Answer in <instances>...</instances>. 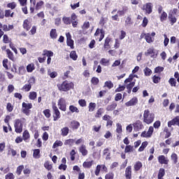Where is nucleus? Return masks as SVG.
Listing matches in <instances>:
<instances>
[{
	"instance_id": "nucleus-1",
	"label": "nucleus",
	"mask_w": 179,
	"mask_h": 179,
	"mask_svg": "<svg viewBox=\"0 0 179 179\" xmlns=\"http://www.w3.org/2000/svg\"><path fill=\"white\" fill-rule=\"evenodd\" d=\"M75 87V85L72 82L64 80L62 84H57V88L59 92H69Z\"/></svg>"
},
{
	"instance_id": "nucleus-2",
	"label": "nucleus",
	"mask_w": 179,
	"mask_h": 179,
	"mask_svg": "<svg viewBox=\"0 0 179 179\" xmlns=\"http://www.w3.org/2000/svg\"><path fill=\"white\" fill-rule=\"evenodd\" d=\"M155 121V113H150L149 109L144 110L143 113V122L148 125L152 124Z\"/></svg>"
},
{
	"instance_id": "nucleus-3",
	"label": "nucleus",
	"mask_w": 179,
	"mask_h": 179,
	"mask_svg": "<svg viewBox=\"0 0 179 179\" xmlns=\"http://www.w3.org/2000/svg\"><path fill=\"white\" fill-rule=\"evenodd\" d=\"M31 108H33V104L31 103H27L26 102H23L21 111L23 114H25V115L29 117V115H30V113H31V110H30Z\"/></svg>"
},
{
	"instance_id": "nucleus-4",
	"label": "nucleus",
	"mask_w": 179,
	"mask_h": 179,
	"mask_svg": "<svg viewBox=\"0 0 179 179\" xmlns=\"http://www.w3.org/2000/svg\"><path fill=\"white\" fill-rule=\"evenodd\" d=\"M34 83H36V78H34V77H31L28 80V83L24 85L21 88V90L25 92H30V90H31V86H33Z\"/></svg>"
},
{
	"instance_id": "nucleus-5",
	"label": "nucleus",
	"mask_w": 179,
	"mask_h": 179,
	"mask_svg": "<svg viewBox=\"0 0 179 179\" xmlns=\"http://www.w3.org/2000/svg\"><path fill=\"white\" fill-rule=\"evenodd\" d=\"M52 108L53 121H58V120L61 118V112H59V109H58V107L57 106L56 103L52 104Z\"/></svg>"
},
{
	"instance_id": "nucleus-6",
	"label": "nucleus",
	"mask_w": 179,
	"mask_h": 179,
	"mask_svg": "<svg viewBox=\"0 0 179 179\" xmlns=\"http://www.w3.org/2000/svg\"><path fill=\"white\" fill-rule=\"evenodd\" d=\"M14 128L16 134H22L23 132V123L22 119H16L14 123Z\"/></svg>"
},
{
	"instance_id": "nucleus-7",
	"label": "nucleus",
	"mask_w": 179,
	"mask_h": 179,
	"mask_svg": "<svg viewBox=\"0 0 179 179\" xmlns=\"http://www.w3.org/2000/svg\"><path fill=\"white\" fill-rule=\"evenodd\" d=\"M155 131V129L153 127H150L148 131H144L141 133V138H152V136L153 135V132Z\"/></svg>"
},
{
	"instance_id": "nucleus-8",
	"label": "nucleus",
	"mask_w": 179,
	"mask_h": 179,
	"mask_svg": "<svg viewBox=\"0 0 179 179\" xmlns=\"http://www.w3.org/2000/svg\"><path fill=\"white\" fill-rule=\"evenodd\" d=\"M57 105L61 111H66V101H65V99L60 98L58 100Z\"/></svg>"
},
{
	"instance_id": "nucleus-9",
	"label": "nucleus",
	"mask_w": 179,
	"mask_h": 179,
	"mask_svg": "<svg viewBox=\"0 0 179 179\" xmlns=\"http://www.w3.org/2000/svg\"><path fill=\"white\" fill-rule=\"evenodd\" d=\"M142 10H145L147 15H150L153 12V5L152 3H146L143 6Z\"/></svg>"
},
{
	"instance_id": "nucleus-10",
	"label": "nucleus",
	"mask_w": 179,
	"mask_h": 179,
	"mask_svg": "<svg viewBox=\"0 0 179 179\" xmlns=\"http://www.w3.org/2000/svg\"><path fill=\"white\" fill-rule=\"evenodd\" d=\"M138 103V97L134 96L131 100L125 103V106L126 107H132L134 106H136Z\"/></svg>"
},
{
	"instance_id": "nucleus-11",
	"label": "nucleus",
	"mask_w": 179,
	"mask_h": 179,
	"mask_svg": "<svg viewBox=\"0 0 179 179\" xmlns=\"http://www.w3.org/2000/svg\"><path fill=\"white\" fill-rule=\"evenodd\" d=\"M124 176L126 179H132V166H128L124 171Z\"/></svg>"
},
{
	"instance_id": "nucleus-12",
	"label": "nucleus",
	"mask_w": 179,
	"mask_h": 179,
	"mask_svg": "<svg viewBox=\"0 0 179 179\" xmlns=\"http://www.w3.org/2000/svg\"><path fill=\"white\" fill-rule=\"evenodd\" d=\"M173 125H177L179 127V116H176L173 120L168 122L169 128H171Z\"/></svg>"
},
{
	"instance_id": "nucleus-13",
	"label": "nucleus",
	"mask_w": 179,
	"mask_h": 179,
	"mask_svg": "<svg viewBox=\"0 0 179 179\" xmlns=\"http://www.w3.org/2000/svg\"><path fill=\"white\" fill-rule=\"evenodd\" d=\"M134 131H141V129H143V124L141 120H137L134 124Z\"/></svg>"
},
{
	"instance_id": "nucleus-14",
	"label": "nucleus",
	"mask_w": 179,
	"mask_h": 179,
	"mask_svg": "<svg viewBox=\"0 0 179 179\" xmlns=\"http://www.w3.org/2000/svg\"><path fill=\"white\" fill-rule=\"evenodd\" d=\"M99 34H100V37L99 38V41H101L103 38H104L106 32L104 31V30L100 29L98 28L94 34V36H99Z\"/></svg>"
},
{
	"instance_id": "nucleus-15",
	"label": "nucleus",
	"mask_w": 179,
	"mask_h": 179,
	"mask_svg": "<svg viewBox=\"0 0 179 179\" xmlns=\"http://www.w3.org/2000/svg\"><path fill=\"white\" fill-rule=\"evenodd\" d=\"M158 162L160 164H169V159L164 155H159L158 157Z\"/></svg>"
},
{
	"instance_id": "nucleus-16",
	"label": "nucleus",
	"mask_w": 179,
	"mask_h": 179,
	"mask_svg": "<svg viewBox=\"0 0 179 179\" xmlns=\"http://www.w3.org/2000/svg\"><path fill=\"white\" fill-rule=\"evenodd\" d=\"M142 167H143V164L141 162V161L136 162L134 165V170L135 173H138V171H141Z\"/></svg>"
},
{
	"instance_id": "nucleus-17",
	"label": "nucleus",
	"mask_w": 179,
	"mask_h": 179,
	"mask_svg": "<svg viewBox=\"0 0 179 179\" xmlns=\"http://www.w3.org/2000/svg\"><path fill=\"white\" fill-rule=\"evenodd\" d=\"M79 127H80V123L76 120H73L70 123V127L71 128V129H73V131L75 129H78Z\"/></svg>"
},
{
	"instance_id": "nucleus-18",
	"label": "nucleus",
	"mask_w": 179,
	"mask_h": 179,
	"mask_svg": "<svg viewBox=\"0 0 179 179\" xmlns=\"http://www.w3.org/2000/svg\"><path fill=\"white\" fill-rule=\"evenodd\" d=\"M22 26H23V28L25 30H27V31H29V30L31 29V23L27 19L24 20Z\"/></svg>"
},
{
	"instance_id": "nucleus-19",
	"label": "nucleus",
	"mask_w": 179,
	"mask_h": 179,
	"mask_svg": "<svg viewBox=\"0 0 179 179\" xmlns=\"http://www.w3.org/2000/svg\"><path fill=\"white\" fill-rule=\"evenodd\" d=\"M168 19L170 22L171 26H173L175 23H177V17L173 14H169Z\"/></svg>"
},
{
	"instance_id": "nucleus-20",
	"label": "nucleus",
	"mask_w": 179,
	"mask_h": 179,
	"mask_svg": "<svg viewBox=\"0 0 179 179\" xmlns=\"http://www.w3.org/2000/svg\"><path fill=\"white\" fill-rule=\"evenodd\" d=\"M131 24H134V21H132V15H129L125 20L124 26L128 27L129 26H131Z\"/></svg>"
},
{
	"instance_id": "nucleus-21",
	"label": "nucleus",
	"mask_w": 179,
	"mask_h": 179,
	"mask_svg": "<svg viewBox=\"0 0 179 179\" xmlns=\"http://www.w3.org/2000/svg\"><path fill=\"white\" fill-rule=\"evenodd\" d=\"M6 55L8 59H10V61L14 62L15 61V55H13V52L11 51L10 49H6Z\"/></svg>"
},
{
	"instance_id": "nucleus-22",
	"label": "nucleus",
	"mask_w": 179,
	"mask_h": 179,
	"mask_svg": "<svg viewBox=\"0 0 179 179\" xmlns=\"http://www.w3.org/2000/svg\"><path fill=\"white\" fill-rule=\"evenodd\" d=\"M79 152L82 154L83 156H87V153H89L86 149V145L83 144L79 148Z\"/></svg>"
},
{
	"instance_id": "nucleus-23",
	"label": "nucleus",
	"mask_w": 179,
	"mask_h": 179,
	"mask_svg": "<svg viewBox=\"0 0 179 179\" xmlns=\"http://www.w3.org/2000/svg\"><path fill=\"white\" fill-rule=\"evenodd\" d=\"M145 57H149L150 55L151 58L155 57V49L153 48H150L148 49L147 52H145Z\"/></svg>"
},
{
	"instance_id": "nucleus-24",
	"label": "nucleus",
	"mask_w": 179,
	"mask_h": 179,
	"mask_svg": "<svg viewBox=\"0 0 179 179\" xmlns=\"http://www.w3.org/2000/svg\"><path fill=\"white\" fill-rule=\"evenodd\" d=\"M104 114V108H99L97 110L96 113L94 115L95 118H101V115Z\"/></svg>"
},
{
	"instance_id": "nucleus-25",
	"label": "nucleus",
	"mask_w": 179,
	"mask_h": 179,
	"mask_svg": "<svg viewBox=\"0 0 179 179\" xmlns=\"http://www.w3.org/2000/svg\"><path fill=\"white\" fill-rule=\"evenodd\" d=\"M166 176V170L163 168H160L158 172L157 178L158 179H164L163 177Z\"/></svg>"
},
{
	"instance_id": "nucleus-26",
	"label": "nucleus",
	"mask_w": 179,
	"mask_h": 179,
	"mask_svg": "<svg viewBox=\"0 0 179 179\" xmlns=\"http://www.w3.org/2000/svg\"><path fill=\"white\" fill-rule=\"evenodd\" d=\"M22 139L24 142H27L29 139H30V133H29L28 130H24L22 134Z\"/></svg>"
},
{
	"instance_id": "nucleus-27",
	"label": "nucleus",
	"mask_w": 179,
	"mask_h": 179,
	"mask_svg": "<svg viewBox=\"0 0 179 179\" xmlns=\"http://www.w3.org/2000/svg\"><path fill=\"white\" fill-rule=\"evenodd\" d=\"M103 156H106V160H110L111 159V153L110 152V150L108 148H105L103 151Z\"/></svg>"
},
{
	"instance_id": "nucleus-28",
	"label": "nucleus",
	"mask_w": 179,
	"mask_h": 179,
	"mask_svg": "<svg viewBox=\"0 0 179 179\" xmlns=\"http://www.w3.org/2000/svg\"><path fill=\"white\" fill-rule=\"evenodd\" d=\"M111 41V38L106 37L105 39V42L103 44V48L108 50V48H110L111 46L110 45V42Z\"/></svg>"
},
{
	"instance_id": "nucleus-29",
	"label": "nucleus",
	"mask_w": 179,
	"mask_h": 179,
	"mask_svg": "<svg viewBox=\"0 0 179 179\" xmlns=\"http://www.w3.org/2000/svg\"><path fill=\"white\" fill-rule=\"evenodd\" d=\"M48 75L52 79H55V78H57L58 76V73H57V71H51V69H48Z\"/></svg>"
},
{
	"instance_id": "nucleus-30",
	"label": "nucleus",
	"mask_w": 179,
	"mask_h": 179,
	"mask_svg": "<svg viewBox=\"0 0 179 179\" xmlns=\"http://www.w3.org/2000/svg\"><path fill=\"white\" fill-rule=\"evenodd\" d=\"M117 103L113 102L112 104L108 105L106 107V110H108V111H113V110H115V108H117Z\"/></svg>"
},
{
	"instance_id": "nucleus-31",
	"label": "nucleus",
	"mask_w": 179,
	"mask_h": 179,
	"mask_svg": "<svg viewBox=\"0 0 179 179\" xmlns=\"http://www.w3.org/2000/svg\"><path fill=\"white\" fill-rule=\"evenodd\" d=\"M43 166L46 170H48V171H51V170H52V164L50 163L49 161H45Z\"/></svg>"
},
{
	"instance_id": "nucleus-32",
	"label": "nucleus",
	"mask_w": 179,
	"mask_h": 179,
	"mask_svg": "<svg viewBox=\"0 0 179 179\" xmlns=\"http://www.w3.org/2000/svg\"><path fill=\"white\" fill-rule=\"evenodd\" d=\"M168 82L171 87H177V80L176 78H171Z\"/></svg>"
},
{
	"instance_id": "nucleus-33",
	"label": "nucleus",
	"mask_w": 179,
	"mask_h": 179,
	"mask_svg": "<svg viewBox=\"0 0 179 179\" xmlns=\"http://www.w3.org/2000/svg\"><path fill=\"white\" fill-rule=\"evenodd\" d=\"M128 10H129V8H128V6H124L122 8V10H118L117 13L119 16H124Z\"/></svg>"
},
{
	"instance_id": "nucleus-34",
	"label": "nucleus",
	"mask_w": 179,
	"mask_h": 179,
	"mask_svg": "<svg viewBox=\"0 0 179 179\" xmlns=\"http://www.w3.org/2000/svg\"><path fill=\"white\" fill-rule=\"evenodd\" d=\"M50 38H52L53 40L57 38V37H58V34H57V29H52L50 32Z\"/></svg>"
},
{
	"instance_id": "nucleus-35",
	"label": "nucleus",
	"mask_w": 179,
	"mask_h": 179,
	"mask_svg": "<svg viewBox=\"0 0 179 179\" xmlns=\"http://www.w3.org/2000/svg\"><path fill=\"white\" fill-rule=\"evenodd\" d=\"M33 157L34 159H40V157H41V155L40 154V149L34 150Z\"/></svg>"
},
{
	"instance_id": "nucleus-36",
	"label": "nucleus",
	"mask_w": 179,
	"mask_h": 179,
	"mask_svg": "<svg viewBox=\"0 0 179 179\" xmlns=\"http://www.w3.org/2000/svg\"><path fill=\"white\" fill-rule=\"evenodd\" d=\"M61 135L62 136H66L69 134V127H65L61 129Z\"/></svg>"
},
{
	"instance_id": "nucleus-37",
	"label": "nucleus",
	"mask_w": 179,
	"mask_h": 179,
	"mask_svg": "<svg viewBox=\"0 0 179 179\" xmlns=\"http://www.w3.org/2000/svg\"><path fill=\"white\" fill-rule=\"evenodd\" d=\"M96 103L90 102L88 106V110L90 113H93L96 110Z\"/></svg>"
},
{
	"instance_id": "nucleus-38",
	"label": "nucleus",
	"mask_w": 179,
	"mask_h": 179,
	"mask_svg": "<svg viewBox=\"0 0 179 179\" xmlns=\"http://www.w3.org/2000/svg\"><path fill=\"white\" fill-rule=\"evenodd\" d=\"M3 43H4V44H10V43H12V40L9 38V36H8L7 34H4L3 36Z\"/></svg>"
},
{
	"instance_id": "nucleus-39",
	"label": "nucleus",
	"mask_w": 179,
	"mask_h": 179,
	"mask_svg": "<svg viewBox=\"0 0 179 179\" xmlns=\"http://www.w3.org/2000/svg\"><path fill=\"white\" fill-rule=\"evenodd\" d=\"M167 13H166L165 11H163L161 14V15L159 16V19H160V22H166V20H167Z\"/></svg>"
},
{
	"instance_id": "nucleus-40",
	"label": "nucleus",
	"mask_w": 179,
	"mask_h": 179,
	"mask_svg": "<svg viewBox=\"0 0 179 179\" xmlns=\"http://www.w3.org/2000/svg\"><path fill=\"white\" fill-rule=\"evenodd\" d=\"M43 6H44V1H40L37 2L35 6V10H40V9H41V8H43Z\"/></svg>"
},
{
	"instance_id": "nucleus-41",
	"label": "nucleus",
	"mask_w": 179,
	"mask_h": 179,
	"mask_svg": "<svg viewBox=\"0 0 179 179\" xmlns=\"http://www.w3.org/2000/svg\"><path fill=\"white\" fill-rule=\"evenodd\" d=\"M145 76H150L152 73H153L152 71V69H150L149 67L146 66L145 69L143 70Z\"/></svg>"
},
{
	"instance_id": "nucleus-42",
	"label": "nucleus",
	"mask_w": 179,
	"mask_h": 179,
	"mask_svg": "<svg viewBox=\"0 0 179 179\" xmlns=\"http://www.w3.org/2000/svg\"><path fill=\"white\" fill-rule=\"evenodd\" d=\"M92 166H93V161L84 162L83 164V167H84V169H90V167H92Z\"/></svg>"
},
{
	"instance_id": "nucleus-43",
	"label": "nucleus",
	"mask_w": 179,
	"mask_h": 179,
	"mask_svg": "<svg viewBox=\"0 0 179 179\" xmlns=\"http://www.w3.org/2000/svg\"><path fill=\"white\" fill-rule=\"evenodd\" d=\"M29 100H36L37 99V92H30L29 95Z\"/></svg>"
},
{
	"instance_id": "nucleus-44",
	"label": "nucleus",
	"mask_w": 179,
	"mask_h": 179,
	"mask_svg": "<svg viewBox=\"0 0 179 179\" xmlns=\"http://www.w3.org/2000/svg\"><path fill=\"white\" fill-rule=\"evenodd\" d=\"M36 69V67L34 66V64L31 63L27 66V72L31 73Z\"/></svg>"
},
{
	"instance_id": "nucleus-45",
	"label": "nucleus",
	"mask_w": 179,
	"mask_h": 179,
	"mask_svg": "<svg viewBox=\"0 0 179 179\" xmlns=\"http://www.w3.org/2000/svg\"><path fill=\"white\" fill-rule=\"evenodd\" d=\"M70 58H71V59H73V61H76V59H78V55L76 54V51L72 50L70 52Z\"/></svg>"
},
{
	"instance_id": "nucleus-46",
	"label": "nucleus",
	"mask_w": 179,
	"mask_h": 179,
	"mask_svg": "<svg viewBox=\"0 0 179 179\" xmlns=\"http://www.w3.org/2000/svg\"><path fill=\"white\" fill-rule=\"evenodd\" d=\"M100 82V80H99V78L97 77H92L91 79V83L94 85V86H97Z\"/></svg>"
},
{
	"instance_id": "nucleus-47",
	"label": "nucleus",
	"mask_w": 179,
	"mask_h": 179,
	"mask_svg": "<svg viewBox=\"0 0 179 179\" xmlns=\"http://www.w3.org/2000/svg\"><path fill=\"white\" fill-rule=\"evenodd\" d=\"M171 160L173 162L174 164H177L178 162V156L176 153H173L171 156Z\"/></svg>"
},
{
	"instance_id": "nucleus-48",
	"label": "nucleus",
	"mask_w": 179,
	"mask_h": 179,
	"mask_svg": "<svg viewBox=\"0 0 179 179\" xmlns=\"http://www.w3.org/2000/svg\"><path fill=\"white\" fill-rule=\"evenodd\" d=\"M69 109L71 111V113H79V108H78V107L73 105H71Z\"/></svg>"
},
{
	"instance_id": "nucleus-49",
	"label": "nucleus",
	"mask_w": 179,
	"mask_h": 179,
	"mask_svg": "<svg viewBox=\"0 0 179 179\" xmlns=\"http://www.w3.org/2000/svg\"><path fill=\"white\" fill-rule=\"evenodd\" d=\"M45 118H50L51 117V110L50 109H45L43 111Z\"/></svg>"
},
{
	"instance_id": "nucleus-50",
	"label": "nucleus",
	"mask_w": 179,
	"mask_h": 179,
	"mask_svg": "<svg viewBox=\"0 0 179 179\" xmlns=\"http://www.w3.org/2000/svg\"><path fill=\"white\" fill-rule=\"evenodd\" d=\"M129 152H134V146L131 145H126L124 153H129Z\"/></svg>"
},
{
	"instance_id": "nucleus-51",
	"label": "nucleus",
	"mask_w": 179,
	"mask_h": 179,
	"mask_svg": "<svg viewBox=\"0 0 179 179\" xmlns=\"http://www.w3.org/2000/svg\"><path fill=\"white\" fill-rule=\"evenodd\" d=\"M62 145H64V143H62V141H56L52 145V149H55L59 146H62Z\"/></svg>"
},
{
	"instance_id": "nucleus-52",
	"label": "nucleus",
	"mask_w": 179,
	"mask_h": 179,
	"mask_svg": "<svg viewBox=\"0 0 179 179\" xmlns=\"http://www.w3.org/2000/svg\"><path fill=\"white\" fill-rule=\"evenodd\" d=\"M73 143H75V140L73 138H69L64 141V145L66 146L68 145H69L70 146H72V145H73Z\"/></svg>"
},
{
	"instance_id": "nucleus-53",
	"label": "nucleus",
	"mask_w": 179,
	"mask_h": 179,
	"mask_svg": "<svg viewBox=\"0 0 179 179\" xmlns=\"http://www.w3.org/2000/svg\"><path fill=\"white\" fill-rule=\"evenodd\" d=\"M146 146H148V141L143 142L141 147L138 148V152H143Z\"/></svg>"
},
{
	"instance_id": "nucleus-54",
	"label": "nucleus",
	"mask_w": 179,
	"mask_h": 179,
	"mask_svg": "<svg viewBox=\"0 0 179 179\" xmlns=\"http://www.w3.org/2000/svg\"><path fill=\"white\" fill-rule=\"evenodd\" d=\"M160 80H162V78H160L159 76H157L156 75L152 76V82H153V83L157 84V83H159L160 82Z\"/></svg>"
},
{
	"instance_id": "nucleus-55",
	"label": "nucleus",
	"mask_w": 179,
	"mask_h": 179,
	"mask_svg": "<svg viewBox=\"0 0 179 179\" xmlns=\"http://www.w3.org/2000/svg\"><path fill=\"white\" fill-rule=\"evenodd\" d=\"M24 169V166L23 165H20L16 170V174H17V176H20V174H22V171H23V169Z\"/></svg>"
},
{
	"instance_id": "nucleus-56",
	"label": "nucleus",
	"mask_w": 179,
	"mask_h": 179,
	"mask_svg": "<svg viewBox=\"0 0 179 179\" xmlns=\"http://www.w3.org/2000/svg\"><path fill=\"white\" fill-rule=\"evenodd\" d=\"M164 131L166 132L165 134V139H168V138H170L171 136V132H170V130H169V128L165 127Z\"/></svg>"
},
{
	"instance_id": "nucleus-57",
	"label": "nucleus",
	"mask_w": 179,
	"mask_h": 179,
	"mask_svg": "<svg viewBox=\"0 0 179 179\" xmlns=\"http://www.w3.org/2000/svg\"><path fill=\"white\" fill-rule=\"evenodd\" d=\"M145 39L149 44H150V43H153V39L149 33L146 34Z\"/></svg>"
},
{
	"instance_id": "nucleus-58",
	"label": "nucleus",
	"mask_w": 179,
	"mask_h": 179,
	"mask_svg": "<svg viewBox=\"0 0 179 179\" xmlns=\"http://www.w3.org/2000/svg\"><path fill=\"white\" fill-rule=\"evenodd\" d=\"M116 132L117 134H122V126L121 125V124L117 123L116 124Z\"/></svg>"
},
{
	"instance_id": "nucleus-59",
	"label": "nucleus",
	"mask_w": 179,
	"mask_h": 179,
	"mask_svg": "<svg viewBox=\"0 0 179 179\" xmlns=\"http://www.w3.org/2000/svg\"><path fill=\"white\" fill-rule=\"evenodd\" d=\"M134 78H135V75L134 74H130L129 76V78H127L125 80H124V83H129L131 82H132L134 80Z\"/></svg>"
},
{
	"instance_id": "nucleus-60",
	"label": "nucleus",
	"mask_w": 179,
	"mask_h": 179,
	"mask_svg": "<svg viewBox=\"0 0 179 179\" xmlns=\"http://www.w3.org/2000/svg\"><path fill=\"white\" fill-rule=\"evenodd\" d=\"M16 6H17V4L15 1L8 3L7 4V8H9L10 9H12V10L15 9Z\"/></svg>"
},
{
	"instance_id": "nucleus-61",
	"label": "nucleus",
	"mask_w": 179,
	"mask_h": 179,
	"mask_svg": "<svg viewBox=\"0 0 179 179\" xmlns=\"http://www.w3.org/2000/svg\"><path fill=\"white\" fill-rule=\"evenodd\" d=\"M105 179H114V173L109 172L106 174Z\"/></svg>"
},
{
	"instance_id": "nucleus-62",
	"label": "nucleus",
	"mask_w": 179,
	"mask_h": 179,
	"mask_svg": "<svg viewBox=\"0 0 179 179\" xmlns=\"http://www.w3.org/2000/svg\"><path fill=\"white\" fill-rule=\"evenodd\" d=\"M78 104H79V106H80V107H86V106H87L86 100L80 99L78 101Z\"/></svg>"
},
{
	"instance_id": "nucleus-63",
	"label": "nucleus",
	"mask_w": 179,
	"mask_h": 179,
	"mask_svg": "<svg viewBox=\"0 0 179 179\" xmlns=\"http://www.w3.org/2000/svg\"><path fill=\"white\" fill-rule=\"evenodd\" d=\"M62 20H63L64 24H71V18H69L68 17H64L62 18Z\"/></svg>"
},
{
	"instance_id": "nucleus-64",
	"label": "nucleus",
	"mask_w": 179,
	"mask_h": 179,
	"mask_svg": "<svg viewBox=\"0 0 179 179\" xmlns=\"http://www.w3.org/2000/svg\"><path fill=\"white\" fill-rule=\"evenodd\" d=\"M5 179H15V175L12 173H8L5 176Z\"/></svg>"
}]
</instances>
